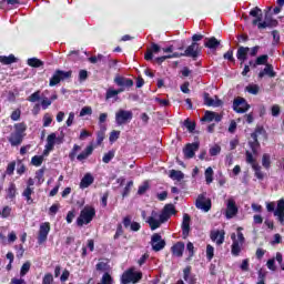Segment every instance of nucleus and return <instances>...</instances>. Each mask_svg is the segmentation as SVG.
<instances>
[{"label": "nucleus", "instance_id": "obj_1", "mask_svg": "<svg viewBox=\"0 0 284 284\" xmlns=\"http://www.w3.org/2000/svg\"><path fill=\"white\" fill-rule=\"evenodd\" d=\"M231 240L233 241L231 246V254L233 256H240L241 250L245 244V236L243 235V227H237V237L236 233L231 234Z\"/></svg>", "mask_w": 284, "mask_h": 284}, {"label": "nucleus", "instance_id": "obj_2", "mask_svg": "<svg viewBox=\"0 0 284 284\" xmlns=\"http://www.w3.org/2000/svg\"><path fill=\"white\" fill-rule=\"evenodd\" d=\"M97 216V211L92 206H84V209L80 212L79 217L77 219V225L79 227H83V225H88L92 223V219Z\"/></svg>", "mask_w": 284, "mask_h": 284}, {"label": "nucleus", "instance_id": "obj_3", "mask_svg": "<svg viewBox=\"0 0 284 284\" xmlns=\"http://www.w3.org/2000/svg\"><path fill=\"white\" fill-rule=\"evenodd\" d=\"M64 141L65 133H63V131H61L60 135H57V133H50L47 136L45 152H52L55 145H62Z\"/></svg>", "mask_w": 284, "mask_h": 284}, {"label": "nucleus", "instance_id": "obj_4", "mask_svg": "<svg viewBox=\"0 0 284 284\" xmlns=\"http://www.w3.org/2000/svg\"><path fill=\"white\" fill-rule=\"evenodd\" d=\"M68 79H72V71L55 70L49 80V85L54 88V85H59L61 81H68Z\"/></svg>", "mask_w": 284, "mask_h": 284}, {"label": "nucleus", "instance_id": "obj_5", "mask_svg": "<svg viewBox=\"0 0 284 284\" xmlns=\"http://www.w3.org/2000/svg\"><path fill=\"white\" fill-rule=\"evenodd\" d=\"M143 278L142 272H134V270L130 268L122 274L121 283L130 284V283H139Z\"/></svg>", "mask_w": 284, "mask_h": 284}, {"label": "nucleus", "instance_id": "obj_6", "mask_svg": "<svg viewBox=\"0 0 284 284\" xmlns=\"http://www.w3.org/2000/svg\"><path fill=\"white\" fill-rule=\"evenodd\" d=\"M133 116L134 114L132 111L120 109L115 113V123L116 125H125V123H130V121H132Z\"/></svg>", "mask_w": 284, "mask_h": 284}, {"label": "nucleus", "instance_id": "obj_7", "mask_svg": "<svg viewBox=\"0 0 284 284\" xmlns=\"http://www.w3.org/2000/svg\"><path fill=\"white\" fill-rule=\"evenodd\" d=\"M233 110L237 112V114H245V112L250 110L247 100H245V98H235L233 101Z\"/></svg>", "mask_w": 284, "mask_h": 284}, {"label": "nucleus", "instance_id": "obj_8", "mask_svg": "<svg viewBox=\"0 0 284 284\" xmlns=\"http://www.w3.org/2000/svg\"><path fill=\"white\" fill-rule=\"evenodd\" d=\"M114 83L118 85L119 90H122V92H125V90H129L134 85V81L130 78L116 75L114 78Z\"/></svg>", "mask_w": 284, "mask_h": 284}, {"label": "nucleus", "instance_id": "obj_9", "mask_svg": "<svg viewBox=\"0 0 284 284\" xmlns=\"http://www.w3.org/2000/svg\"><path fill=\"white\" fill-rule=\"evenodd\" d=\"M195 207L203 210V212H210V210H212V201H210L205 194H201L196 199Z\"/></svg>", "mask_w": 284, "mask_h": 284}, {"label": "nucleus", "instance_id": "obj_10", "mask_svg": "<svg viewBox=\"0 0 284 284\" xmlns=\"http://www.w3.org/2000/svg\"><path fill=\"white\" fill-rule=\"evenodd\" d=\"M48 234H50V222H44L40 224L38 233V244L43 245L48 241Z\"/></svg>", "mask_w": 284, "mask_h": 284}, {"label": "nucleus", "instance_id": "obj_11", "mask_svg": "<svg viewBox=\"0 0 284 284\" xmlns=\"http://www.w3.org/2000/svg\"><path fill=\"white\" fill-rule=\"evenodd\" d=\"M172 214H176V210L174 209L173 204H166L161 214H158V219L160 220V224L166 223L170 221V216Z\"/></svg>", "mask_w": 284, "mask_h": 284}, {"label": "nucleus", "instance_id": "obj_12", "mask_svg": "<svg viewBox=\"0 0 284 284\" xmlns=\"http://www.w3.org/2000/svg\"><path fill=\"white\" fill-rule=\"evenodd\" d=\"M151 245L154 252H161L165 247V240L161 237V234L155 233L151 237Z\"/></svg>", "mask_w": 284, "mask_h": 284}, {"label": "nucleus", "instance_id": "obj_13", "mask_svg": "<svg viewBox=\"0 0 284 284\" xmlns=\"http://www.w3.org/2000/svg\"><path fill=\"white\" fill-rule=\"evenodd\" d=\"M200 53H201L200 44L197 42H193L185 49L184 57H190L191 59H197Z\"/></svg>", "mask_w": 284, "mask_h": 284}, {"label": "nucleus", "instance_id": "obj_14", "mask_svg": "<svg viewBox=\"0 0 284 284\" xmlns=\"http://www.w3.org/2000/svg\"><path fill=\"white\" fill-rule=\"evenodd\" d=\"M239 214V207L236 206V202L234 199H230L226 204V219H234Z\"/></svg>", "mask_w": 284, "mask_h": 284}, {"label": "nucleus", "instance_id": "obj_15", "mask_svg": "<svg viewBox=\"0 0 284 284\" xmlns=\"http://www.w3.org/2000/svg\"><path fill=\"white\" fill-rule=\"evenodd\" d=\"M199 151V143H189L183 149V154L186 159H194V154Z\"/></svg>", "mask_w": 284, "mask_h": 284}, {"label": "nucleus", "instance_id": "obj_16", "mask_svg": "<svg viewBox=\"0 0 284 284\" xmlns=\"http://www.w3.org/2000/svg\"><path fill=\"white\" fill-rule=\"evenodd\" d=\"M122 223L126 230L130 227L131 232H139L141 230V224L139 222H132V216L130 215L123 217Z\"/></svg>", "mask_w": 284, "mask_h": 284}, {"label": "nucleus", "instance_id": "obj_17", "mask_svg": "<svg viewBox=\"0 0 284 284\" xmlns=\"http://www.w3.org/2000/svg\"><path fill=\"white\" fill-rule=\"evenodd\" d=\"M146 223L150 225L151 230H159L161 227V220H159V213L152 211L151 216L148 217Z\"/></svg>", "mask_w": 284, "mask_h": 284}, {"label": "nucleus", "instance_id": "obj_18", "mask_svg": "<svg viewBox=\"0 0 284 284\" xmlns=\"http://www.w3.org/2000/svg\"><path fill=\"white\" fill-rule=\"evenodd\" d=\"M23 136H26V134H19V133L13 131L8 136V141H9V143L12 148H17V145H21V143H23Z\"/></svg>", "mask_w": 284, "mask_h": 284}, {"label": "nucleus", "instance_id": "obj_19", "mask_svg": "<svg viewBox=\"0 0 284 284\" xmlns=\"http://www.w3.org/2000/svg\"><path fill=\"white\" fill-rule=\"evenodd\" d=\"M123 92V89H114V88H109L105 93V101H111L113 100V103H116L119 101V94Z\"/></svg>", "mask_w": 284, "mask_h": 284}, {"label": "nucleus", "instance_id": "obj_20", "mask_svg": "<svg viewBox=\"0 0 284 284\" xmlns=\"http://www.w3.org/2000/svg\"><path fill=\"white\" fill-rule=\"evenodd\" d=\"M274 216L277 217V221L281 223V225H284V199H281L277 202L276 210L274 211Z\"/></svg>", "mask_w": 284, "mask_h": 284}, {"label": "nucleus", "instance_id": "obj_21", "mask_svg": "<svg viewBox=\"0 0 284 284\" xmlns=\"http://www.w3.org/2000/svg\"><path fill=\"white\" fill-rule=\"evenodd\" d=\"M211 241L216 243V245H223L225 242V232L219 230L211 231Z\"/></svg>", "mask_w": 284, "mask_h": 284}, {"label": "nucleus", "instance_id": "obj_22", "mask_svg": "<svg viewBox=\"0 0 284 284\" xmlns=\"http://www.w3.org/2000/svg\"><path fill=\"white\" fill-rule=\"evenodd\" d=\"M160 52H161V47L152 42L151 48L144 54L145 61H152V59H154V54H159Z\"/></svg>", "mask_w": 284, "mask_h": 284}, {"label": "nucleus", "instance_id": "obj_23", "mask_svg": "<svg viewBox=\"0 0 284 284\" xmlns=\"http://www.w3.org/2000/svg\"><path fill=\"white\" fill-rule=\"evenodd\" d=\"M278 26V20L272 18H265L263 22L257 24L258 30H265V28H276Z\"/></svg>", "mask_w": 284, "mask_h": 284}, {"label": "nucleus", "instance_id": "obj_24", "mask_svg": "<svg viewBox=\"0 0 284 284\" xmlns=\"http://www.w3.org/2000/svg\"><path fill=\"white\" fill-rule=\"evenodd\" d=\"M247 54H250L248 47H240L236 52L237 60L241 61V65L247 61Z\"/></svg>", "mask_w": 284, "mask_h": 284}, {"label": "nucleus", "instance_id": "obj_25", "mask_svg": "<svg viewBox=\"0 0 284 284\" xmlns=\"http://www.w3.org/2000/svg\"><path fill=\"white\" fill-rule=\"evenodd\" d=\"M263 77H270L271 79L276 77V71H274V67L272 64H266L265 68L260 71L258 78L263 79Z\"/></svg>", "mask_w": 284, "mask_h": 284}, {"label": "nucleus", "instance_id": "obj_26", "mask_svg": "<svg viewBox=\"0 0 284 284\" xmlns=\"http://www.w3.org/2000/svg\"><path fill=\"white\" fill-rule=\"evenodd\" d=\"M94 183V176H92V173H85L80 182V189L85 190L90 187Z\"/></svg>", "mask_w": 284, "mask_h": 284}, {"label": "nucleus", "instance_id": "obj_27", "mask_svg": "<svg viewBox=\"0 0 284 284\" xmlns=\"http://www.w3.org/2000/svg\"><path fill=\"white\" fill-rule=\"evenodd\" d=\"M204 103L205 105H209V108H221V105H223L221 100L210 98V93L204 94Z\"/></svg>", "mask_w": 284, "mask_h": 284}, {"label": "nucleus", "instance_id": "obj_28", "mask_svg": "<svg viewBox=\"0 0 284 284\" xmlns=\"http://www.w3.org/2000/svg\"><path fill=\"white\" fill-rule=\"evenodd\" d=\"M92 152H94V146L90 144L84 149V151L78 154L77 160L80 162L85 161V159L92 156Z\"/></svg>", "mask_w": 284, "mask_h": 284}, {"label": "nucleus", "instance_id": "obj_29", "mask_svg": "<svg viewBox=\"0 0 284 284\" xmlns=\"http://www.w3.org/2000/svg\"><path fill=\"white\" fill-rule=\"evenodd\" d=\"M32 194H34V187L30 186H27L22 192V196L27 201L28 205H32L34 203Z\"/></svg>", "mask_w": 284, "mask_h": 284}, {"label": "nucleus", "instance_id": "obj_30", "mask_svg": "<svg viewBox=\"0 0 284 284\" xmlns=\"http://www.w3.org/2000/svg\"><path fill=\"white\" fill-rule=\"evenodd\" d=\"M184 250H185V244H183L182 242H178L171 248L173 256H178V258H181V256H183Z\"/></svg>", "mask_w": 284, "mask_h": 284}, {"label": "nucleus", "instance_id": "obj_31", "mask_svg": "<svg viewBox=\"0 0 284 284\" xmlns=\"http://www.w3.org/2000/svg\"><path fill=\"white\" fill-rule=\"evenodd\" d=\"M205 48L209 50H216L221 45V41H219L215 37L206 38L204 42Z\"/></svg>", "mask_w": 284, "mask_h": 284}, {"label": "nucleus", "instance_id": "obj_32", "mask_svg": "<svg viewBox=\"0 0 284 284\" xmlns=\"http://www.w3.org/2000/svg\"><path fill=\"white\" fill-rule=\"evenodd\" d=\"M6 192V199H9V201H14V199H17V184H14V182H11Z\"/></svg>", "mask_w": 284, "mask_h": 284}, {"label": "nucleus", "instance_id": "obj_33", "mask_svg": "<svg viewBox=\"0 0 284 284\" xmlns=\"http://www.w3.org/2000/svg\"><path fill=\"white\" fill-rule=\"evenodd\" d=\"M182 234L183 236H187V234H190V215L187 213L183 215Z\"/></svg>", "mask_w": 284, "mask_h": 284}, {"label": "nucleus", "instance_id": "obj_34", "mask_svg": "<svg viewBox=\"0 0 284 284\" xmlns=\"http://www.w3.org/2000/svg\"><path fill=\"white\" fill-rule=\"evenodd\" d=\"M190 272H192V267L187 266L184 268V281H186V283L189 284H196V278H194V276H191Z\"/></svg>", "mask_w": 284, "mask_h": 284}, {"label": "nucleus", "instance_id": "obj_35", "mask_svg": "<svg viewBox=\"0 0 284 284\" xmlns=\"http://www.w3.org/2000/svg\"><path fill=\"white\" fill-rule=\"evenodd\" d=\"M0 63H3V65H11V63H17V58L14 54H10L9 57L0 55Z\"/></svg>", "mask_w": 284, "mask_h": 284}, {"label": "nucleus", "instance_id": "obj_36", "mask_svg": "<svg viewBox=\"0 0 284 284\" xmlns=\"http://www.w3.org/2000/svg\"><path fill=\"white\" fill-rule=\"evenodd\" d=\"M170 179H172L173 181H183L185 179V174L181 171L171 170Z\"/></svg>", "mask_w": 284, "mask_h": 284}, {"label": "nucleus", "instance_id": "obj_37", "mask_svg": "<svg viewBox=\"0 0 284 284\" xmlns=\"http://www.w3.org/2000/svg\"><path fill=\"white\" fill-rule=\"evenodd\" d=\"M206 185H210L214 181V170L212 166H209L204 172Z\"/></svg>", "mask_w": 284, "mask_h": 284}, {"label": "nucleus", "instance_id": "obj_38", "mask_svg": "<svg viewBox=\"0 0 284 284\" xmlns=\"http://www.w3.org/2000/svg\"><path fill=\"white\" fill-rule=\"evenodd\" d=\"M13 128L17 134H26V130H28V125L24 122L16 123Z\"/></svg>", "mask_w": 284, "mask_h": 284}, {"label": "nucleus", "instance_id": "obj_39", "mask_svg": "<svg viewBox=\"0 0 284 284\" xmlns=\"http://www.w3.org/2000/svg\"><path fill=\"white\" fill-rule=\"evenodd\" d=\"M252 168H253V171L255 172L256 179H258V181H263L265 179V173H263V171H261V165L253 164Z\"/></svg>", "mask_w": 284, "mask_h": 284}, {"label": "nucleus", "instance_id": "obj_40", "mask_svg": "<svg viewBox=\"0 0 284 284\" xmlns=\"http://www.w3.org/2000/svg\"><path fill=\"white\" fill-rule=\"evenodd\" d=\"M266 132L263 126H256L255 131L251 134L252 139H258V136H265Z\"/></svg>", "mask_w": 284, "mask_h": 284}, {"label": "nucleus", "instance_id": "obj_41", "mask_svg": "<svg viewBox=\"0 0 284 284\" xmlns=\"http://www.w3.org/2000/svg\"><path fill=\"white\" fill-rule=\"evenodd\" d=\"M28 65H30V68H41V65H43V61L37 58H30L28 59Z\"/></svg>", "mask_w": 284, "mask_h": 284}, {"label": "nucleus", "instance_id": "obj_42", "mask_svg": "<svg viewBox=\"0 0 284 284\" xmlns=\"http://www.w3.org/2000/svg\"><path fill=\"white\" fill-rule=\"evenodd\" d=\"M43 97H41V91H36L33 92L28 99L27 101H30V103H37V101H41Z\"/></svg>", "mask_w": 284, "mask_h": 284}, {"label": "nucleus", "instance_id": "obj_43", "mask_svg": "<svg viewBox=\"0 0 284 284\" xmlns=\"http://www.w3.org/2000/svg\"><path fill=\"white\" fill-rule=\"evenodd\" d=\"M261 88L258 87V84H248L245 88V91L248 92V94H258Z\"/></svg>", "mask_w": 284, "mask_h": 284}, {"label": "nucleus", "instance_id": "obj_44", "mask_svg": "<svg viewBox=\"0 0 284 284\" xmlns=\"http://www.w3.org/2000/svg\"><path fill=\"white\" fill-rule=\"evenodd\" d=\"M262 165L265 168V170H270V165H272L271 156L270 154L265 153L262 158Z\"/></svg>", "mask_w": 284, "mask_h": 284}, {"label": "nucleus", "instance_id": "obj_45", "mask_svg": "<svg viewBox=\"0 0 284 284\" xmlns=\"http://www.w3.org/2000/svg\"><path fill=\"white\" fill-rule=\"evenodd\" d=\"M250 148L253 152V154H257L258 148H261V143H258V139H253V142H248Z\"/></svg>", "mask_w": 284, "mask_h": 284}, {"label": "nucleus", "instance_id": "obj_46", "mask_svg": "<svg viewBox=\"0 0 284 284\" xmlns=\"http://www.w3.org/2000/svg\"><path fill=\"white\" fill-rule=\"evenodd\" d=\"M81 146L79 144H74L71 152L69 153L70 161H74L77 159V152H80Z\"/></svg>", "mask_w": 284, "mask_h": 284}, {"label": "nucleus", "instance_id": "obj_47", "mask_svg": "<svg viewBox=\"0 0 284 284\" xmlns=\"http://www.w3.org/2000/svg\"><path fill=\"white\" fill-rule=\"evenodd\" d=\"M31 163L36 166V168H40V165H42L43 163V155H34L31 159Z\"/></svg>", "mask_w": 284, "mask_h": 284}, {"label": "nucleus", "instance_id": "obj_48", "mask_svg": "<svg viewBox=\"0 0 284 284\" xmlns=\"http://www.w3.org/2000/svg\"><path fill=\"white\" fill-rule=\"evenodd\" d=\"M201 121H206L207 123H212V121H214V112L205 111L204 116L201 119Z\"/></svg>", "mask_w": 284, "mask_h": 284}, {"label": "nucleus", "instance_id": "obj_49", "mask_svg": "<svg viewBox=\"0 0 284 284\" xmlns=\"http://www.w3.org/2000/svg\"><path fill=\"white\" fill-rule=\"evenodd\" d=\"M268 57L266 54L260 55L255 60V65H266Z\"/></svg>", "mask_w": 284, "mask_h": 284}, {"label": "nucleus", "instance_id": "obj_50", "mask_svg": "<svg viewBox=\"0 0 284 284\" xmlns=\"http://www.w3.org/2000/svg\"><path fill=\"white\" fill-rule=\"evenodd\" d=\"M30 267H31L30 262H26V263L21 266L20 276H21V277L26 276V274H28V273L30 272Z\"/></svg>", "mask_w": 284, "mask_h": 284}, {"label": "nucleus", "instance_id": "obj_51", "mask_svg": "<svg viewBox=\"0 0 284 284\" xmlns=\"http://www.w3.org/2000/svg\"><path fill=\"white\" fill-rule=\"evenodd\" d=\"M209 154L211 156H219V154H221V146L215 144L213 145L210 150H209Z\"/></svg>", "mask_w": 284, "mask_h": 284}, {"label": "nucleus", "instance_id": "obj_52", "mask_svg": "<svg viewBox=\"0 0 284 284\" xmlns=\"http://www.w3.org/2000/svg\"><path fill=\"white\" fill-rule=\"evenodd\" d=\"M45 174V169H40L36 172V179L39 183V185H41V183H43V175Z\"/></svg>", "mask_w": 284, "mask_h": 284}, {"label": "nucleus", "instance_id": "obj_53", "mask_svg": "<svg viewBox=\"0 0 284 284\" xmlns=\"http://www.w3.org/2000/svg\"><path fill=\"white\" fill-rule=\"evenodd\" d=\"M206 258L207 261H212L214 258V246L210 244L206 246Z\"/></svg>", "mask_w": 284, "mask_h": 284}, {"label": "nucleus", "instance_id": "obj_54", "mask_svg": "<svg viewBox=\"0 0 284 284\" xmlns=\"http://www.w3.org/2000/svg\"><path fill=\"white\" fill-rule=\"evenodd\" d=\"M41 99H42V101H41L42 110H48L49 105H52V100H50V98H45V97H42Z\"/></svg>", "mask_w": 284, "mask_h": 284}, {"label": "nucleus", "instance_id": "obj_55", "mask_svg": "<svg viewBox=\"0 0 284 284\" xmlns=\"http://www.w3.org/2000/svg\"><path fill=\"white\" fill-rule=\"evenodd\" d=\"M80 116H92V106H84L80 111Z\"/></svg>", "mask_w": 284, "mask_h": 284}, {"label": "nucleus", "instance_id": "obj_56", "mask_svg": "<svg viewBox=\"0 0 284 284\" xmlns=\"http://www.w3.org/2000/svg\"><path fill=\"white\" fill-rule=\"evenodd\" d=\"M184 126L186 128V130H189V132H194V130H196V123L190 120L184 121Z\"/></svg>", "mask_w": 284, "mask_h": 284}, {"label": "nucleus", "instance_id": "obj_57", "mask_svg": "<svg viewBox=\"0 0 284 284\" xmlns=\"http://www.w3.org/2000/svg\"><path fill=\"white\" fill-rule=\"evenodd\" d=\"M52 124V115L50 113H45L43 116V128H50Z\"/></svg>", "mask_w": 284, "mask_h": 284}, {"label": "nucleus", "instance_id": "obj_58", "mask_svg": "<svg viewBox=\"0 0 284 284\" xmlns=\"http://www.w3.org/2000/svg\"><path fill=\"white\" fill-rule=\"evenodd\" d=\"M14 168H17V162L9 163L7 166L6 174H8L9 176H12L14 174Z\"/></svg>", "mask_w": 284, "mask_h": 284}, {"label": "nucleus", "instance_id": "obj_59", "mask_svg": "<svg viewBox=\"0 0 284 284\" xmlns=\"http://www.w3.org/2000/svg\"><path fill=\"white\" fill-rule=\"evenodd\" d=\"M10 214H12V207H10V206H4V207L2 209V212H1L0 216H1L2 219H8V217L10 216Z\"/></svg>", "mask_w": 284, "mask_h": 284}, {"label": "nucleus", "instance_id": "obj_60", "mask_svg": "<svg viewBox=\"0 0 284 284\" xmlns=\"http://www.w3.org/2000/svg\"><path fill=\"white\" fill-rule=\"evenodd\" d=\"M112 159H114V151H109L108 153H105L102 158L103 163H110V161H112Z\"/></svg>", "mask_w": 284, "mask_h": 284}, {"label": "nucleus", "instance_id": "obj_61", "mask_svg": "<svg viewBox=\"0 0 284 284\" xmlns=\"http://www.w3.org/2000/svg\"><path fill=\"white\" fill-rule=\"evenodd\" d=\"M119 136H121V131H112L109 138L110 143H114V141H118Z\"/></svg>", "mask_w": 284, "mask_h": 284}, {"label": "nucleus", "instance_id": "obj_62", "mask_svg": "<svg viewBox=\"0 0 284 284\" xmlns=\"http://www.w3.org/2000/svg\"><path fill=\"white\" fill-rule=\"evenodd\" d=\"M54 282V277L52 273H47L42 280V284H52Z\"/></svg>", "mask_w": 284, "mask_h": 284}, {"label": "nucleus", "instance_id": "obj_63", "mask_svg": "<svg viewBox=\"0 0 284 284\" xmlns=\"http://www.w3.org/2000/svg\"><path fill=\"white\" fill-rule=\"evenodd\" d=\"M11 121H19L21 119V109L14 110L10 115Z\"/></svg>", "mask_w": 284, "mask_h": 284}, {"label": "nucleus", "instance_id": "obj_64", "mask_svg": "<svg viewBox=\"0 0 284 284\" xmlns=\"http://www.w3.org/2000/svg\"><path fill=\"white\" fill-rule=\"evenodd\" d=\"M275 261H277L281 270L284 272L283 254L281 252L276 253Z\"/></svg>", "mask_w": 284, "mask_h": 284}]
</instances>
